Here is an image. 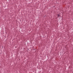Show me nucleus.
I'll return each mask as SVG.
<instances>
[{
	"mask_svg": "<svg viewBox=\"0 0 73 73\" xmlns=\"http://www.w3.org/2000/svg\"><path fill=\"white\" fill-rule=\"evenodd\" d=\"M60 17V15H58V17Z\"/></svg>",
	"mask_w": 73,
	"mask_h": 73,
	"instance_id": "obj_1",
	"label": "nucleus"
}]
</instances>
